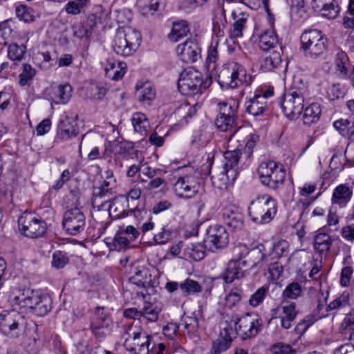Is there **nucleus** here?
I'll list each match as a JSON object with an SVG mask.
<instances>
[{
    "label": "nucleus",
    "instance_id": "nucleus-1",
    "mask_svg": "<svg viewBox=\"0 0 354 354\" xmlns=\"http://www.w3.org/2000/svg\"><path fill=\"white\" fill-rule=\"evenodd\" d=\"M251 220L257 224L269 223L277 213V203L269 195L257 196L248 207Z\"/></svg>",
    "mask_w": 354,
    "mask_h": 354
},
{
    "label": "nucleus",
    "instance_id": "nucleus-2",
    "mask_svg": "<svg viewBox=\"0 0 354 354\" xmlns=\"http://www.w3.org/2000/svg\"><path fill=\"white\" fill-rule=\"evenodd\" d=\"M140 33L131 28L118 30L115 34L113 48L115 53L121 56L131 55L140 44Z\"/></svg>",
    "mask_w": 354,
    "mask_h": 354
},
{
    "label": "nucleus",
    "instance_id": "nucleus-3",
    "mask_svg": "<svg viewBox=\"0 0 354 354\" xmlns=\"http://www.w3.org/2000/svg\"><path fill=\"white\" fill-rule=\"evenodd\" d=\"M301 48L306 56L317 58L322 55L326 49V38L318 30L304 31L300 37Z\"/></svg>",
    "mask_w": 354,
    "mask_h": 354
},
{
    "label": "nucleus",
    "instance_id": "nucleus-4",
    "mask_svg": "<svg viewBox=\"0 0 354 354\" xmlns=\"http://www.w3.org/2000/svg\"><path fill=\"white\" fill-rule=\"evenodd\" d=\"M123 346L133 354H147L149 352L150 337L140 330H134L131 326H127L122 335Z\"/></svg>",
    "mask_w": 354,
    "mask_h": 354
},
{
    "label": "nucleus",
    "instance_id": "nucleus-5",
    "mask_svg": "<svg viewBox=\"0 0 354 354\" xmlns=\"http://www.w3.org/2000/svg\"><path fill=\"white\" fill-rule=\"evenodd\" d=\"M261 183L275 189L282 185L286 178V171L282 166L274 161L262 162L258 169Z\"/></svg>",
    "mask_w": 354,
    "mask_h": 354
},
{
    "label": "nucleus",
    "instance_id": "nucleus-6",
    "mask_svg": "<svg viewBox=\"0 0 354 354\" xmlns=\"http://www.w3.org/2000/svg\"><path fill=\"white\" fill-rule=\"evenodd\" d=\"M18 225L21 234L31 239L42 236L47 228L43 219L31 213H24L18 219Z\"/></svg>",
    "mask_w": 354,
    "mask_h": 354
},
{
    "label": "nucleus",
    "instance_id": "nucleus-7",
    "mask_svg": "<svg viewBox=\"0 0 354 354\" xmlns=\"http://www.w3.org/2000/svg\"><path fill=\"white\" fill-rule=\"evenodd\" d=\"M303 95L293 90H284L281 98V106L285 115L290 120L298 118L304 110Z\"/></svg>",
    "mask_w": 354,
    "mask_h": 354
},
{
    "label": "nucleus",
    "instance_id": "nucleus-8",
    "mask_svg": "<svg viewBox=\"0 0 354 354\" xmlns=\"http://www.w3.org/2000/svg\"><path fill=\"white\" fill-rule=\"evenodd\" d=\"M105 179L100 187H95L92 198V205L94 209L100 212L108 202L112 195L111 190L115 187V179L113 178V172L111 170L104 171Z\"/></svg>",
    "mask_w": 354,
    "mask_h": 354
},
{
    "label": "nucleus",
    "instance_id": "nucleus-9",
    "mask_svg": "<svg viewBox=\"0 0 354 354\" xmlns=\"http://www.w3.org/2000/svg\"><path fill=\"white\" fill-rule=\"evenodd\" d=\"M233 253L235 259L228 262L223 273V279L226 283H232L244 276L243 266L246 265V261H242L241 259L248 253V248L245 245H238L234 247Z\"/></svg>",
    "mask_w": 354,
    "mask_h": 354
},
{
    "label": "nucleus",
    "instance_id": "nucleus-10",
    "mask_svg": "<svg viewBox=\"0 0 354 354\" xmlns=\"http://www.w3.org/2000/svg\"><path fill=\"white\" fill-rule=\"evenodd\" d=\"M221 74L230 79L227 84L231 88L248 87L252 81V77L247 75L245 68L236 62L228 63Z\"/></svg>",
    "mask_w": 354,
    "mask_h": 354
},
{
    "label": "nucleus",
    "instance_id": "nucleus-11",
    "mask_svg": "<svg viewBox=\"0 0 354 354\" xmlns=\"http://www.w3.org/2000/svg\"><path fill=\"white\" fill-rule=\"evenodd\" d=\"M86 216L81 209L73 207L65 212L62 226L66 232L71 235H77L85 227Z\"/></svg>",
    "mask_w": 354,
    "mask_h": 354
},
{
    "label": "nucleus",
    "instance_id": "nucleus-12",
    "mask_svg": "<svg viewBox=\"0 0 354 354\" xmlns=\"http://www.w3.org/2000/svg\"><path fill=\"white\" fill-rule=\"evenodd\" d=\"M238 335L243 339L255 337L262 325V319L257 315L247 313L240 318H236Z\"/></svg>",
    "mask_w": 354,
    "mask_h": 354
},
{
    "label": "nucleus",
    "instance_id": "nucleus-13",
    "mask_svg": "<svg viewBox=\"0 0 354 354\" xmlns=\"http://www.w3.org/2000/svg\"><path fill=\"white\" fill-rule=\"evenodd\" d=\"M35 292L30 288H12L8 301L14 311H21L23 313V310H24L25 312H27L29 306H31L32 300L37 299L33 297Z\"/></svg>",
    "mask_w": 354,
    "mask_h": 354
},
{
    "label": "nucleus",
    "instance_id": "nucleus-14",
    "mask_svg": "<svg viewBox=\"0 0 354 354\" xmlns=\"http://www.w3.org/2000/svg\"><path fill=\"white\" fill-rule=\"evenodd\" d=\"M228 241V234L223 226L214 225L208 228L205 243L206 247L209 246L210 250L222 249L227 245Z\"/></svg>",
    "mask_w": 354,
    "mask_h": 354
},
{
    "label": "nucleus",
    "instance_id": "nucleus-15",
    "mask_svg": "<svg viewBox=\"0 0 354 354\" xmlns=\"http://www.w3.org/2000/svg\"><path fill=\"white\" fill-rule=\"evenodd\" d=\"M199 184L192 176H180L174 185L176 194L180 198H191L198 192Z\"/></svg>",
    "mask_w": 354,
    "mask_h": 354
},
{
    "label": "nucleus",
    "instance_id": "nucleus-16",
    "mask_svg": "<svg viewBox=\"0 0 354 354\" xmlns=\"http://www.w3.org/2000/svg\"><path fill=\"white\" fill-rule=\"evenodd\" d=\"M273 95V90H259L258 93L246 102V111L254 116L262 115L267 106V99Z\"/></svg>",
    "mask_w": 354,
    "mask_h": 354
},
{
    "label": "nucleus",
    "instance_id": "nucleus-17",
    "mask_svg": "<svg viewBox=\"0 0 354 354\" xmlns=\"http://www.w3.org/2000/svg\"><path fill=\"white\" fill-rule=\"evenodd\" d=\"M127 203V198L123 196H119L111 199L108 202L100 211H104L105 215H108L113 219H118L127 215L125 207Z\"/></svg>",
    "mask_w": 354,
    "mask_h": 354
},
{
    "label": "nucleus",
    "instance_id": "nucleus-18",
    "mask_svg": "<svg viewBox=\"0 0 354 354\" xmlns=\"http://www.w3.org/2000/svg\"><path fill=\"white\" fill-rule=\"evenodd\" d=\"M18 311H12L6 314L0 315V328L1 330L7 335L15 337L17 333L15 330L18 328L19 321L22 319Z\"/></svg>",
    "mask_w": 354,
    "mask_h": 354
},
{
    "label": "nucleus",
    "instance_id": "nucleus-19",
    "mask_svg": "<svg viewBox=\"0 0 354 354\" xmlns=\"http://www.w3.org/2000/svg\"><path fill=\"white\" fill-rule=\"evenodd\" d=\"M176 52L183 62L193 63L197 60L200 53V48L196 42L191 39H187L177 46Z\"/></svg>",
    "mask_w": 354,
    "mask_h": 354
},
{
    "label": "nucleus",
    "instance_id": "nucleus-20",
    "mask_svg": "<svg viewBox=\"0 0 354 354\" xmlns=\"http://www.w3.org/2000/svg\"><path fill=\"white\" fill-rule=\"evenodd\" d=\"M219 109V114L215 120V124L221 131H227L232 128L234 122L232 108L227 102H221Z\"/></svg>",
    "mask_w": 354,
    "mask_h": 354
},
{
    "label": "nucleus",
    "instance_id": "nucleus-21",
    "mask_svg": "<svg viewBox=\"0 0 354 354\" xmlns=\"http://www.w3.org/2000/svg\"><path fill=\"white\" fill-rule=\"evenodd\" d=\"M58 137L62 140H67L76 137L79 133L77 124L73 118L66 116L58 124Z\"/></svg>",
    "mask_w": 354,
    "mask_h": 354
},
{
    "label": "nucleus",
    "instance_id": "nucleus-22",
    "mask_svg": "<svg viewBox=\"0 0 354 354\" xmlns=\"http://www.w3.org/2000/svg\"><path fill=\"white\" fill-rule=\"evenodd\" d=\"M237 326L236 319H234L232 316H225L219 324L220 336L224 341L232 342L238 335Z\"/></svg>",
    "mask_w": 354,
    "mask_h": 354
},
{
    "label": "nucleus",
    "instance_id": "nucleus-23",
    "mask_svg": "<svg viewBox=\"0 0 354 354\" xmlns=\"http://www.w3.org/2000/svg\"><path fill=\"white\" fill-rule=\"evenodd\" d=\"M312 7L328 19H335L339 12V8L334 4V0H312Z\"/></svg>",
    "mask_w": 354,
    "mask_h": 354
},
{
    "label": "nucleus",
    "instance_id": "nucleus-24",
    "mask_svg": "<svg viewBox=\"0 0 354 354\" xmlns=\"http://www.w3.org/2000/svg\"><path fill=\"white\" fill-rule=\"evenodd\" d=\"M33 297L37 299H32L28 310L37 316H44L51 309V299L47 296H41L35 292Z\"/></svg>",
    "mask_w": 354,
    "mask_h": 354
},
{
    "label": "nucleus",
    "instance_id": "nucleus-25",
    "mask_svg": "<svg viewBox=\"0 0 354 354\" xmlns=\"http://www.w3.org/2000/svg\"><path fill=\"white\" fill-rule=\"evenodd\" d=\"M295 302L284 301L281 306L282 313L280 315L281 326L285 329L291 328L292 323L295 321L298 310Z\"/></svg>",
    "mask_w": 354,
    "mask_h": 354
},
{
    "label": "nucleus",
    "instance_id": "nucleus-26",
    "mask_svg": "<svg viewBox=\"0 0 354 354\" xmlns=\"http://www.w3.org/2000/svg\"><path fill=\"white\" fill-rule=\"evenodd\" d=\"M223 219L225 224L233 230L241 229L243 226V215L237 208L227 207L224 209Z\"/></svg>",
    "mask_w": 354,
    "mask_h": 354
},
{
    "label": "nucleus",
    "instance_id": "nucleus-27",
    "mask_svg": "<svg viewBox=\"0 0 354 354\" xmlns=\"http://www.w3.org/2000/svg\"><path fill=\"white\" fill-rule=\"evenodd\" d=\"M200 82V74L192 69L184 71L180 76L178 88H197Z\"/></svg>",
    "mask_w": 354,
    "mask_h": 354
},
{
    "label": "nucleus",
    "instance_id": "nucleus-28",
    "mask_svg": "<svg viewBox=\"0 0 354 354\" xmlns=\"http://www.w3.org/2000/svg\"><path fill=\"white\" fill-rule=\"evenodd\" d=\"M127 65L124 62L107 60V64L104 68L106 76L113 80L121 79L126 72Z\"/></svg>",
    "mask_w": 354,
    "mask_h": 354
},
{
    "label": "nucleus",
    "instance_id": "nucleus-29",
    "mask_svg": "<svg viewBox=\"0 0 354 354\" xmlns=\"http://www.w3.org/2000/svg\"><path fill=\"white\" fill-rule=\"evenodd\" d=\"M278 44V38L273 30H266L258 35V45L264 51L274 48Z\"/></svg>",
    "mask_w": 354,
    "mask_h": 354
},
{
    "label": "nucleus",
    "instance_id": "nucleus-30",
    "mask_svg": "<svg viewBox=\"0 0 354 354\" xmlns=\"http://www.w3.org/2000/svg\"><path fill=\"white\" fill-rule=\"evenodd\" d=\"M353 194L352 190L346 185L337 186L333 192L332 203L337 204L340 207H344L351 200Z\"/></svg>",
    "mask_w": 354,
    "mask_h": 354
},
{
    "label": "nucleus",
    "instance_id": "nucleus-31",
    "mask_svg": "<svg viewBox=\"0 0 354 354\" xmlns=\"http://www.w3.org/2000/svg\"><path fill=\"white\" fill-rule=\"evenodd\" d=\"M322 110L317 103H312L306 108L303 115L304 123L307 125L316 123L319 121Z\"/></svg>",
    "mask_w": 354,
    "mask_h": 354
},
{
    "label": "nucleus",
    "instance_id": "nucleus-32",
    "mask_svg": "<svg viewBox=\"0 0 354 354\" xmlns=\"http://www.w3.org/2000/svg\"><path fill=\"white\" fill-rule=\"evenodd\" d=\"M314 248L319 254L328 252L332 245V239L326 233H319L314 238Z\"/></svg>",
    "mask_w": 354,
    "mask_h": 354
},
{
    "label": "nucleus",
    "instance_id": "nucleus-33",
    "mask_svg": "<svg viewBox=\"0 0 354 354\" xmlns=\"http://www.w3.org/2000/svg\"><path fill=\"white\" fill-rule=\"evenodd\" d=\"M241 155V151L239 149L227 151L224 153V158L225 162L224 164V171L226 174L228 172L232 171L233 174L235 173L234 168L238 165Z\"/></svg>",
    "mask_w": 354,
    "mask_h": 354
},
{
    "label": "nucleus",
    "instance_id": "nucleus-34",
    "mask_svg": "<svg viewBox=\"0 0 354 354\" xmlns=\"http://www.w3.org/2000/svg\"><path fill=\"white\" fill-rule=\"evenodd\" d=\"M131 122L135 131L140 133L141 135L145 133L149 127L147 116L141 112H136L133 114Z\"/></svg>",
    "mask_w": 354,
    "mask_h": 354
},
{
    "label": "nucleus",
    "instance_id": "nucleus-35",
    "mask_svg": "<svg viewBox=\"0 0 354 354\" xmlns=\"http://www.w3.org/2000/svg\"><path fill=\"white\" fill-rule=\"evenodd\" d=\"M247 254L251 263V267H261L264 263L268 261V257L262 252L261 249L259 248H254L250 251L248 250Z\"/></svg>",
    "mask_w": 354,
    "mask_h": 354
},
{
    "label": "nucleus",
    "instance_id": "nucleus-36",
    "mask_svg": "<svg viewBox=\"0 0 354 354\" xmlns=\"http://www.w3.org/2000/svg\"><path fill=\"white\" fill-rule=\"evenodd\" d=\"M180 290L185 297L191 294L198 293L202 291L201 286L196 281L187 279L179 285Z\"/></svg>",
    "mask_w": 354,
    "mask_h": 354
},
{
    "label": "nucleus",
    "instance_id": "nucleus-37",
    "mask_svg": "<svg viewBox=\"0 0 354 354\" xmlns=\"http://www.w3.org/2000/svg\"><path fill=\"white\" fill-rule=\"evenodd\" d=\"M189 31L188 26L185 21L174 23L171 32L169 34V38L174 41H178L180 38L186 36Z\"/></svg>",
    "mask_w": 354,
    "mask_h": 354
},
{
    "label": "nucleus",
    "instance_id": "nucleus-38",
    "mask_svg": "<svg viewBox=\"0 0 354 354\" xmlns=\"http://www.w3.org/2000/svg\"><path fill=\"white\" fill-rule=\"evenodd\" d=\"M72 90H50L48 93L49 100L57 104L66 103L71 96Z\"/></svg>",
    "mask_w": 354,
    "mask_h": 354
},
{
    "label": "nucleus",
    "instance_id": "nucleus-39",
    "mask_svg": "<svg viewBox=\"0 0 354 354\" xmlns=\"http://www.w3.org/2000/svg\"><path fill=\"white\" fill-rule=\"evenodd\" d=\"M301 285L298 282H292L289 283L283 291V297L284 299H296L302 294Z\"/></svg>",
    "mask_w": 354,
    "mask_h": 354
},
{
    "label": "nucleus",
    "instance_id": "nucleus-40",
    "mask_svg": "<svg viewBox=\"0 0 354 354\" xmlns=\"http://www.w3.org/2000/svg\"><path fill=\"white\" fill-rule=\"evenodd\" d=\"M187 253L194 261H198L205 257V251L203 245L201 243H190L187 246Z\"/></svg>",
    "mask_w": 354,
    "mask_h": 354
},
{
    "label": "nucleus",
    "instance_id": "nucleus-41",
    "mask_svg": "<svg viewBox=\"0 0 354 354\" xmlns=\"http://www.w3.org/2000/svg\"><path fill=\"white\" fill-rule=\"evenodd\" d=\"M17 17L26 23H30L35 21V15L33 10L25 5H20L16 8Z\"/></svg>",
    "mask_w": 354,
    "mask_h": 354
},
{
    "label": "nucleus",
    "instance_id": "nucleus-42",
    "mask_svg": "<svg viewBox=\"0 0 354 354\" xmlns=\"http://www.w3.org/2000/svg\"><path fill=\"white\" fill-rule=\"evenodd\" d=\"M290 15L296 19L306 18L307 14L304 0H293L292 1Z\"/></svg>",
    "mask_w": 354,
    "mask_h": 354
},
{
    "label": "nucleus",
    "instance_id": "nucleus-43",
    "mask_svg": "<svg viewBox=\"0 0 354 354\" xmlns=\"http://www.w3.org/2000/svg\"><path fill=\"white\" fill-rule=\"evenodd\" d=\"M91 323H98L102 326H109L110 323L109 313L104 307L97 306L95 308V316Z\"/></svg>",
    "mask_w": 354,
    "mask_h": 354
},
{
    "label": "nucleus",
    "instance_id": "nucleus-44",
    "mask_svg": "<svg viewBox=\"0 0 354 354\" xmlns=\"http://www.w3.org/2000/svg\"><path fill=\"white\" fill-rule=\"evenodd\" d=\"M335 66L339 73L344 76L347 75V65L348 64V58L346 53L339 51L336 54Z\"/></svg>",
    "mask_w": 354,
    "mask_h": 354
},
{
    "label": "nucleus",
    "instance_id": "nucleus-45",
    "mask_svg": "<svg viewBox=\"0 0 354 354\" xmlns=\"http://www.w3.org/2000/svg\"><path fill=\"white\" fill-rule=\"evenodd\" d=\"M69 262L67 254L62 251H55L53 254L52 266L56 269H62Z\"/></svg>",
    "mask_w": 354,
    "mask_h": 354
},
{
    "label": "nucleus",
    "instance_id": "nucleus-46",
    "mask_svg": "<svg viewBox=\"0 0 354 354\" xmlns=\"http://www.w3.org/2000/svg\"><path fill=\"white\" fill-rule=\"evenodd\" d=\"M155 90H137V98L143 106H149L156 98Z\"/></svg>",
    "mask_w": 354,
    "mask_h": 354
},
{
    "label": "nucleus",
    "instance_id": "nucleus-47",
    "mask_svg": "<svg viewBox=\"0 0 354 354\" xmlns=\"http://www.w3.org/2000/svg\"><path fill=\"white\" fill-rule=\"evenodd\" d=\"M160 310L151 303L145 304L141 311L142 317L148 321L156 322L158 319Z\"/></svg>",
    "mask_w": 354,
    "mask_h": 354
},
{
    "label": "nucleus",
    "instance_id": "nucleus-48",
    "mask_svg": "<svg viewBox=\"0 0 354 354\" xmlns=\"http://www.w3.org/2000/svg\"><path fill=\"white\" fill-rule=\"evenodd\" d=\"M26 52L24 45L19 46L17 44H12L8 50V56L12 60H21Z\"/></svg>",
    "mask_w": 354,
    "mask_h": 354
},
{
    "label": "nucleus",
    "instance_id": "nucleus-49",
    "mask_svg": "<svg viewBox=\"0 0 354 354\" xmlns=\"http://www.w3.org/2000/svg\"><path fill=\"white\" fill-rule=\"evenodd\" d=\"M183 327L188 334L195 333L198 328V321L197 318L192 317H186L182 319L178 327Z\"/></svg>",
    "mask_w": 354,
    "mask_h": 354
},
{
    "label": "nucleus",
    "instance_id": "nucleus-50",
    "mask_svg": "<svg viewBox=\"0 0 354 354\" xmlns=\"http://www.w3.org/2000/svg\"><path fill=\"white\" fill-rule=\"evenodd\" d=\"M351 124L352 121L348 119H339L333 122L334 128L344 138H347Z\"/></svg>",
    "mask_w": 354,
    "mask_h": 354
},
{
    "label": "nucleus",
    "instance_id": "nucleus-51",
    "mask_svg": "<svg viewBox=\"0 0 354 354\" xmlns=\"http://www.w3.org/2000/svg\"><path fill=\"white\" fill-rule=\"evenodd\" d=\"M35 75V70L30 64H23V71L19 75V84L21 86L28 84V82L32 80Z\"/></svg>",
    "mask_w": 354,
    "mask_h": 354
},
{
    "label": "nucleus",
    "instance_id": "nucleus-52",
    "mask_svg": "<svg viewBox=\"0 0 354 354\" xmlns=\"http://www.w3.org/2000/svg\"><path fill=\"white\" fill-rule=\"evenodd\" d=\"M268 288L266 286H262L257 290V291L250 296L249 299L250 304L256 307L263 302L267 292Z\"/></svg>",
    "mask_w": 354,
    "mask_h": 354
},
{
    "label": "nucleus",
    "instance_id": "nucleus-53",
    "mask_svg": "<svg viewBox=\"0 0 354 354\" xmlns=\"http://www.w3.org/2000/svg\"><path fill=\"white\" fill-rule=\"evenodd\" d=\"M147 270L146 269L138 270L130 278V281L138 287H145L147 283Z\"/></svg>",
    "mask_w": 354,
    "mask_h": 354
},
{
    "label": "nucleus",
    "instance_id": "nucleus-54",
    "mask_svg": "<svg viewBox=\"0 0 354 354\" xmlns=\"http://www.w3.org/2000/svg\"><path fill=\"white\" fill-rule=\"evenodd\" d=\"M247 19L242 17L238 19L233 24V28L230 31V35L232 38L241 37L243 35V30L245 28Z\"/></svg>",
    "mask_w": 354,
    "mask_h": 354
},
{
    "label": "nucleus",
    "instance_id": "nucleus-55",
    "mask_svg": "<svg viewBox=\"0 0 354 354\" xmlns=\"http://www.w3.org/2000/svg\"><path fill=\"white\" fill-rule=\"evenodd\" d=\"M143 3L142 11L144 15H154L158 10L160 2L158 0H140Z\"/></svg>",
    "mask_w": 354,
    "mask_h": 354
},
{
    "label": "nucleus",
    "instance_id": "nucleus-56",
    "mask_svg": "<svg viewBox=\"0 0 354 354\" xmlns=\"http://www.w3.org/2000/svg\"><path fill=\"white\" fill-rule=\"evenodd\" d=\"M218 58L216 46H211L207 51L205 65L208 70L216 68V62Z\"/></svg>",
    "mask_w": 354,
    "mask_h": 354
},
{
    "label": "nucleus",
    "instance_id": "nucleus-57",
    "mask_svg": "<svg viewBox=\"0 0 354 354\" xmlns=\"http://www.w3.org/2000/svg\"><path fill=\"white\" fill-rule=\"evenodd\" d=\"M12 30L8 26L7 21L0 23V45H7L10 40Z\"/></svg>",
    "mask_w": 354,
    "mask_h": 354
},
{
    "label": "nucleus",
    "instance_id": "nucleus-58",
    "mask_svg": "<svg viewBox=\"0 0 354 354\" xmlns=\"http://www.w3.org/2000/svg\"><path fill=\"white\" fill-rule=\"evenodd\" d=\"M289 244L286 240H280L272 248L273 258H280L287 252Z\"/></svg>",
    "mask_w": 354,
    "mask_h": 354
},
{
    "label": "nucleus",
    "instance_id": "nucleus-59",
    "mask_svg": "<svg viewBox=\"0 0 354 354\" xmlns=\"http://www.w3.org/2000/svg\"><path fill=\"white\" fill-rule=\"evenodd\" d=\"M281 62V59L280 53L274 51L265 59L264 66L268 70H272L277 68Z\"/></svg>",
    "mask_w": 354,
    "mask_h": 354
},
{
    "label": "nucleus",
    "instance_id": "nucleus-60",
    "mask_svg": "<svg viewBox=\"0 0 354 354\" xmlns=\"http://www.w3.org/2000/svg\"><path fill=\"white\" fill-rule=\"evenodd\" d=\"M241 299V291L236 289L232 290L225 297V306L232 308Z\"/></svg>",
    "mask_w": 354,
    "mask_h": 354
},
{
    "label": "nucleus",
    "instance_id": "nucleus-61",
    "mask_svg": "<svg viewBox=\"0 0 354 354\" xmlns=\"http://www.w3.org/2000/svg\"><path fill=\"white\" fill-rule=\"evenodd\" d=\"M73 35L80 39L89 37L92 32V30L91 28H88L86 26H84L81 23L73 25Z\"/></svg>",
    "mask_w": 354,
    "mask_h": 354
},
{
    "label": "nucleus",
    "instance_id": "nucleus-62",
    "mask_svg": "<svg viewBox=\"0 0 354 354\" xmlns=\"http://www.w3.org/2000/svg\"><path fill=\"white\" fill-rule=\"evenodd\" d=\"M173 231L163 227L162 232L154 235L153 239L158 244H165L172 238Z\"/></svg>",
    "mask_w": 354,
    "mask_h": 354
},
{
    "label": "nucleus",
    "instance_id": "nucleus-63",
    "mask_svg": "<svg viewBox=\"0 0 354 354\" xmlns=\"http://www.w3.org/2000/svg\"><path fill=\"white\" fill-rule=\"evenodd\" d=\"M348 304V296L344 294L342 295L339 297L331 301L327 306V310H333L338 309L341 307L346 306Z\"/></svg>",
    "mask_w": 354,
    "mask_h": 354
},
{
    "label": "nucleus",
    "instance_id": "nucleus-64",
    "mask_svg": "<svg viewBox=\"0 0 354 354\" xmlns=\"http://www.w3.org/2000/svg\"><path fill=\"white\" fill-rule=\"evenodd\" d=\"M272 354H294L295 351L288 344H277L272 347Z\"/></svg>",
    "mask_w": 354,
    "mask_h": 354
}]
</instances>
